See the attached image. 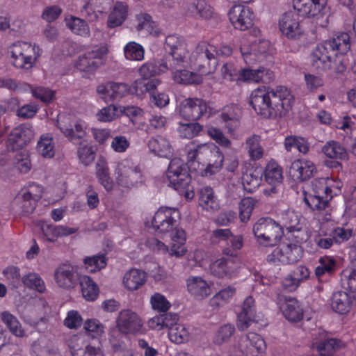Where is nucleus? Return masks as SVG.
I'll return each instance as SVG.
<instances>
[{
	"instance_id": "f257e3e1",
	"label": "nucleus",
	"mask_w": 356,
	"mask_h": 356,
	"mask_svg": "<svg viewBox=\"0 0 356 356\" xmlns=\"http://www.w3.org/2000/svg\"><path fill=\"white\" fill-rule=\"evenodd\" d=\"M164 49L167 55L161 59L163 69L194 65L203 74L214 72L218 60L232 54V49L229 45L216 46L202 42L197 44L191 54L186 40L176 34L165 38Z\"/></svg>"
},
{
	"instance_id": "f03ea898",
	"label": "nucleus",
	"mask_w": 356,
	"mask_h": 356,
	"mask_svg": "<svg viewBox=\"0 0 356 356\" xmlns=\"http://www.w3.org/2000/svg\"><path fill=\"white\" fill-rule=\"evenodd\" d=\"M350 49L348 33L342 32L318 44L311 55L312 65L316 69L332 70L336 74L346 71L343 55Z\"/></svg>"
},
{
	"instance_id": "7ed1b4c3",
	"label": "nucleus",
	"mask_w": 356,
	"mask_h": 356,
	"mask_svg": "<svg viewBox=\"0 0 356 356\" xmlns=\"http://www.w3.org/2000/svg\"><path fill=\"white\" fill-rule=\"evenodd\" d=\"M293 97L284 86L258 88L250 95V104L254 111L265 118L285 115L292 107Z\"/></svg>"
},
{
	"instance_id": "20e7f679",
	"label": "nucleus",
	"mask_w": 356,
	"mask_h": 356,
	"mask_svg": "<svg viewBox=\"0 0 356 356\" xmlns=\"http://www.w3.org/2000/svg\"><path fill=\"white\" fill-rule=\"evenodd\" d=\"M186 163L183 160L174 158L168 165L166 177L170 186L177 191L180 195H184L186 200H191L195 193L190 185L191 178Z\"/></svg>"
},
{
	"instance_id": "39448f33",
	"label": "nucleus",
	"mask_w": 356,
	"mask_h": 356,
	"mask_svg": "<svg viewBox=\"0 0 356 356\" xmlns=\"http://www.w3.org/2000/svg\"><path fill=\"white\" fill-rule=\"evenodd\" d=\"M8 52L11 56V63L16 68L29 70L35 65L42 51L35 44L17 41L9 47Z\"/></svg>"
},
{
	"instance_id": "423d86ee",
	"label": "nucleus",
	"mask_w": 356,
	"mask_h": 356,
	"mask_svg": "<svg viewBox=\"0 0 356 356\" xmlns=\"http://www.w3.org/2000/svg\"><path fill=\"white\" fill-rule=\"evenodd\" d=\"M252 232L258 243L274 245L284 235L282 226L269 217L261 218L253 225Z\"/></svg>"
},
{
	"instance_id": "0eeeda50",
	"label": "nucleus",
	"mask_w": 356,
	"mask_h": 356,
	"mask_svg": "<svg viewBox=\"0 0 356 356\" xmlns=\"http://www.w3.org/2000/svg\"><path fill=\"white\" fill-rule=\"evenodd\" d=\"M108 52L106 45H96L78 57L75 67L81 72L94 73L105 64Z\"/></svg>"
},
{
	"instance_id": "6e6552de",
	"label": "nucleus",
	"mask_w": 356,
	"mask_h": 356,
	"mask_svg": "<svg viewBox=\"0 0 356 356\" xmlns=\"http://www.w3.org/2000/svg\"><path fill=\"white\" fill-rule=\"evenodd\" d=\"M56 127L73 144H78V143L84 140L87 135L88 126L86 122L70 116H59Z\"/></svg>"
},
{
	"instance_id": "1a4fd4ad",
	"label": "nucleus",
	"mask_w": 356,
	"mask_h": 356,
	"mask_svg": "<svg viewBox=\"0 0 356 356\" xmlns=\"http://www.w3.org/2000/svg\"><path fill=\"white\" fill-rule=\"evenodd\" d=\"M249 46L243 44L241 47V52L244 62L247 65H254L257 62L264 60L271 56L272 48L267 40L254 39L250 41Z\"/></svg>"
},
{
	"instance_id": "9d476101",
	"label": "nucleus",
	"mask_w": 356,
	"mask_h": 356,
	"mask_svg": "<svg viewBox=\"0 0 356 356\" xmlns=\"http://www.w3.org/2000/svg\"><path fill=\"white\" fill-rule=\"evenodd\" d=\"M117 183L124 188H131L142 181L140 169L131 160L121 161L116 168Z\"/></svg>"
},
{
	"instance_id": "9b49d317",
	"label": "nucleus",
	"mask_w": 356,
	"mask_h": 356,
	"mask_svg": "<svg viewBox=\"0 0 356 356\" xmlns=\"http://www.w3.org/2000/svg\"><path fill=\"white\" fill-rule=\"evenodd\" d=\"M180 213L176 208L161 207L152 220L154 229L159 233H166L177 227Z\"/></svg>"
},
{
	"instance_id": "f8f14e48",
	"label": "nucleus",
	"mask_w": 356,
	"mask_h": 356,
	"mask_svg": "<svg viewBox=\"0 0 356 356\" xmlns=\"http://www.w3.org/2000/svg\"><path fill=\"white\" fill-rule=\"evenodd\" d=\"M143 325L140 316L130 309L121 310L116 318V327L122 334H137L140 332Z\"/></svg>"
},
{
	"instance_id": "ddd939ff",
	"label": "nucleus",
	"mask_w": 356,
	"mask_h": 356,
	"mask_svg": "<svg viewBox=\"0 0 356 356\" xmlns=\"http://www.w3.org/2000/svg\"><path fill=\"white\" fill-rule=\"evenodd\" d=\"M207 102L200 98L184 99L179 106L180 115L188 120L196 121L207 113Z\"/></svg>"
},
{
	"instance_id": "4468645a",
	"label": "nucleus",
	"mask_w": 356,
	"mask_h": 356,
	"mask_svg": "<svg viewBox=\"0 0 356 356\" xmlns=\"http://www.w3.org/2000/svg\"><path fill=\"white\" fill-rule=\"evenodd\" d=\"M34 137V131L29 124H22L12 130L6 142L10 151L23 148Z\"/></svg>"
},
{
	"instance_id": "2eb2a0df",
	"label": "nucleus",
	"mask_w": 356,
	"mask_h": 356,
	"mask_svg": "<svg viewBox=\"0 0 356 356\" xmlns=\"http://www.w3.org/2000/svg\"><path fill=\"white\" fill-rule=\"evenodd\" d=\"M254 14L252 10L243 5H234L229 12V18L233 26L241 31H245L253 24Z\"/></svg>"
},
{
	"instance_id": "dca6fc26",
	"label": "nucleus",
	"mask_w": 356,
	"mask_h": 356,
	"mask_svg": "<svg viewBox=\"0 0 356 356\" xmlns=\"http://www.w3.org/2000/svg\"><path fill=\"white\" fill-rule=\"evenodd\" d=\"M238 347L243 355H254L264 352L266 343L260 335L255 332H249L240 337Z\"/></svg>"
},
{
	"instance_id": "f3484780",
	"label": "nucleus",
	"mask_w": 356,
	"mask_h": 356,
	"mask_svg": "<svg viewBox=\"0 0 356 356\" xmlns=\"http://www.w3.org/2000/svg\"><path fill=\"white\" fill-rule=\"evenodd\" d=\"M97 92L106 102L118 100L129 93V86L124 83L108 82L97 87Z\"/></svg>"
},
{
	"instance_id": "a211bd4d",
	"label": "nucleus",
	"mask_w": 356,
	"mask_h": 356,
	"mask_svg": "<svg viewBox=\"0 0 356 356\" xmlns=\"http://www.w3.org/2000/svg\"><path fill=\"white\" fill-rule=\"evenodd\" d=\"M78 273L69 264L59 266L54 272V280L57 285L65 289L74 288L79 280Z\"/></svg>"
},
{
	"instance_id": "6ab92c4d",
	"label": "nucleus",
	"mask_w": 356,
	"mask_h": 356,
	"mask_svg": "<svg viewBox=\"0 0 356 356\" xmlns=\"http://www.w3.org/2000/svg\"><path fill=\"white\" fill-rule=\"evenodd\" d=\"M259 321L255 314L254 300L249 296L245 298L242 305L241 312L238 314L236 326L241 331H244L254 323Z\"/></svg>"
},
{
	"instance_id": "aec40b11",
	"label": "nucleus",
	"mask_w": 356,
	"mask_h": 356,
	"mask_svg": "<svg viewBox=\"0 0 356 356\" xmlns=\"http://www.w3.org/2000/svg\"><path fill=\"white\" fill-rule=\"evenodd\" d=\"M327 0H293V6L299 16L314 17L325 7Z\"/></svg>"
},
{
	"instance_id": "412c9836",
	"label": "nucleus",
	"mask_w": 356,
	"mask_h": 356,
	"mask_svg": "<svg viewBox=\"0 0 356 356\" xmlns=\"http://www.w3.org/2000/svg\"><path fill=\"white\" fill-rule=\"evenodd\" d=\"M279 29L282 33L289 39H296L302 33L297 15L291 12L286 13L281 16L279 19Z\"/></svg>"
},
{
	"instance_id": "4be33fe9",
	"label": "nucleus",
	"mask_w": 356,
	"mask_h": 356,
	"mask_svg": "<svg viewBox=\"0 0 356 356\" xmlns=\"http://www.w3.org/2000/svg\"><path fill=\"white\" fill-rule=\"evenodd\" d=\"M195 149L197 154L212 153L216 160L212 164H209L204 169L203 175L209 176L215 174L219 171L222 166L224 156L220 151V149L213 143H202L197 145Z\"/></svg>"
},
{
	"instance_id": "5701e85b",
	"label": "nucleus",
	"mask_w": 356,
	"mask_h": 356,
	"mask_svg": "<svg viewBox=\"0 0 356 356\" xmlns=\"http://www.w3.org/2000/svg\"><path fill=\"white\" fill-rule=\"evenodd\" d=\"M186 282L188 292L196 300L207 298L211 293V284L200 276L191 275Z\"/></svg>"
},
{
	"instance_id": "b1692460",
	"label": "nucleus",
	"mask_w": 356,
	"mask_h": 356,
	"mask_svg": "<svg viewBox=\"0 0 356 356\" xmlns=\"http://www.w3.org/2000/svg\"><path fill=\"white\" fill-rule=\"evenodd\" d=\"M113 3V0H88L81 10L82 15L94 22L106 14Z\"/></svg>"
},
{
	"instance_id": "393cba45",
	"label": "nucleus",
	"mask_w": 356,
	"mask_h": 356,
	"mask_svg": "<svg viewBox=\"0 0 356 356\" xmlns=\"http://www.w3.org/2000/svg\"><path fill=\"white\" fill-rule=\"evenodd\" d=\"M253 65L243 68L241 71V81L248 83H270L274 79L273 72L264 67L257 69L252 67Z\"/></svg>"
},
{
	"instance_id": "a878e982",
	"label": "nucleus",
	"mask_w": 356,
	"mask_h": 356,
	"mask_svg": "<svg viewBox=\"0 0 356 356\" xmlns=\"http://www.w3.org/2000/svg\"><path fill=\"white\" fill-rule=\"evenodd\" d=\"M316 171L314 163L307 159H296L291 163L290 173L300 181L310 179Z\"/></svg>"
},
{
	"instance_id": "bb28decb",
	"label": "nucleus",
	"mask_w": 356,
	"mask_h": 356,
	"mask_svg": "<svg viewBox=\"0 0 356 356\" xmlns=\"http://www.w3.org/2000/svg\"><path fill=\"white\" fill-rule=\"evenodd\" d=\"M188 67L189 66H181L175 69H168V70L172 71V79L177 83L184 85L201 83L204 74L197 69V70L199 72L200 74L186 70V68Z\"/></svg>"
},
{
	"instance_id": "cd10ccee",
	"label": "nucleus",
	"mask_w": 356,
	"mask_h": 356,
	"mask_svg": "<svg viewBox=\"0 0 356 356\" xmlns=\"http://www.w3.org/2000/svg\"><path fill=\"white\" fill-rule=\"evenodd\" d=\"M346 344L341 340L330 338L319 342L312 343V347L316 349L318 356H332L337 351L344 348Z\"/></svg>"
},
{
	"instance_id": "c85d7f7f",
	"label": "nucleus",
	"mask_w": 356,
	"mask_h": 356,
	"mask_svg": "<svg viewBox=\"0 0 356 356\" xmlns=\"http://www.w3.org/2000/svg\"><path fill=\"white\" fill-rule=\"evenodd\" d=\"M241 116V108L234 104L225 106L220 115V119L225 123L229 131H233L239 126V120Z\"/></svg>"
},
{
	"instance_id": "c756f323",
	"label": "nucleus",
	"mask_w": 356,
	"mask_h": 356,
	"mask_svg": "<svg viewBox=\"0 0 356 356\" xmlns=\"http://www.w3.org/2000/svg\"><path fill=\"white\" fill-rule=\"evenodd\" d=\"M236 264L231 259H220L210 265L211 273L218 277H232L236 273Z\"/></svg>"
},
{
	"instance_id": "7c9ffc66",
	"label": "nucleus",
	"mask_w": 356,
	"mask_h": 356,
	"mask_svg": "<svg viewBox=\"0 0 356 356\" xmlns=\"http://www.w3.org/2000/svg\"><path fill=\"white\" fill-rule=\"evenodd\" d=\"M128 15V6L126 3L116 1L108 17L107 26L110 29L121 26Z\"/></svg>"
},
{
	"instance_id": "2f4dec72",
	"label": "nucleus",
	"mask_w": 356,
	"mask_h": 356,
	"mask_svg": "<svg viewBox=\"0 0 356 356\" xmlns=\"http://www.w3.org/2000/svg\"><path fill=\"white\" fill-rule=\"evenodd\" d=\"M331 307L335 312L340 314L348 313L353 307L349 293L341 291L335 292L332 298Z\"/></svg>"
},
{
	"instance_id": "473e14b6",
	"label": "nucleus",
	"mask_w": 356,
	"mask_h": 356,
	"mask_svg": "<svg viewBox=\"0 0 356 356\" xmlns=\"http://www.w3.org/2000/svg\"><path fill=\"white\" fill-rule=\"evenodd\" d=\"M148 147L151 152L161 157L168 158L172 154V149L169 141L161 136L150 139Z\"/></svg>"
},
{
	"instance_id": "72a5a7b5",
	"label": "nucleus",
	"mask_w": 356,
	"mask_h": 356,
	"mask_svg": "<svg viewBox=\"0 0 356 356\" xmlns=\"http://www.w3.org/2000/svg\"><path fill=\"white\" fill-rule=\"evenodd\" d=\"M145 273L136 268L129 270L123 277V284L130 291L137 290L145 284Z\"/></svg>"
},
{
	"instance_id": "f704fd0d",
	"label": "nucleus",
	"mask_w": 356,
	"mask_h": 356,
	"mask_svg": "<svg viewBox=\"0 0 356 356\" xmlns=\"http://www.w3.org/2000/svg\"><path fill=\"white\" fill-rule=\"evenodd\" d=\"M199 204L205 210L215 211L219 208V202L212 188L202 187L198 193Z\"/></svg>"
},
{
	"instance_id": "c9c22d12",
	"label": "nucleus",
	"mask_w": 356,
	"mask_h": 356,
	"mask_svg": "<svg viewBox=\"0 0 356 356\" xmlns=\"http://www.w3.org/2000/svg\"><path fill=\"white\" fill-rule=\"evenodd\" d=\"M263 172L257 169H250L242 176L241 181L243 188L248 193L254 192L261 183Z\"/></svg>"
},
{
	"instance_id": "e433bc0d",
	"label": "nucleus",
	"mask_w": 356,
	"mask_h": 356,
	"mask_svg": "<svg viewBox=\"0 0 356 356\" xmlns=\"http://www.w3.org/2000/svg\"><path fill=\"white\" fill-rule=\"evenodd\" d=\"M325 156L335 160H345L348 157L346 149L337 141L329 140L322 147Z\"/></svg>"
},
{
	"instance_id": "4c0bfd02",
	"label": "nucleus",
	"mask_w": 356,
	"mask_h": 356,
	"mask_svg": "<svg viewBox=\"0 0 356 356\" xmlns=\"http://www.w3.org/2000/svg\"><path fill=\"white\" fill-rule=\"evenodd\" d=\"M83 298L88 301H94L98 296L99 288L88 276H80L79 281Z\"/></svg>"
},
{
	"instance_id": "58836bf2",
	"label": "nucleus",
	"mask_w": 356,
	"mask_h": 356,
	"mask_svg": "<svg viewBox=\"0 0 356 356\" xmlns=\"http://www.w3.org/2000/svg\"><path fill=\"white\" fill-rule=\"evenodd\" d=\"M38 152L43 157L51 159L54 156L56 149L54 138L49 134L41 135L36 147Z\"/></svg>"
},
{
	"instance_id": "ea45409f",
	"label": "nucleus",
	"mask_w": 356,
	"mask_h": 356,
	"mask_svg": "<svg viewBox=\"0 0 356 356\" xmlns=\"http://www.w3.org/2000/svg\"><path fill=\"white\" fill-rule=\"evenodd\" d=\"M32 356H61L56 348L49 346L44 339H39L31 346Z\"/></svg>"
},
{
	"instance_id": "a19ab883",
	"label": "nucleus",
	"mask_w": 356,
	"mask_h": 356,
	"mask_svg": "<svg viewBox=\"0 0 356 356\" xmlns=\"http://www.w3.org/2000/svg\"><path fill=\"white\" fill-rule=\"evenodd\" d=\"M1 319L13 335L17 337H24V330L16 316L5 311L1 314Z\"/></svg>"
},
{
	"instance_id": "79ce46f5",
	"label": "nucleus",
	"mask_w": 356,
	"mask_h": 356,
	"mask_svg": "<svg viewBox=\"0 0 356 356\" xmlns=\"http://www.w3.org/2000/svg\"><path fill=\"white\" fill-rule=\"evenodd\" d=\"M283 314L290 321H299L302 318L303 312L300 303L296 299H290L283 307Z\"/></svg>"
},
{
	"instance_id": "37998d69",
	"label": "nucleus",
	"mask_w": 356,
	"mask_h": 356,
	"mask_svg": "<svg viewBox=\"0 0 356 356\" xmlns=\"http://www.w3.org/2000/svg\"><path fill=\"white\" fill-rule=\"evenodd\" d=\"M264 178L268 184H281L283 180L282 168L275 161L268 163L265 168Z\"/></svg>"
},
{
	"instance_id": "c03bdc74",
	"label": "nucleus",
	"mask_w": 356,
	"mask_h": 356,
	"mask_svg": "<svg viewBox=\"0 0 356 356\" xmlns=\"http://www.w3.org/2000/svg\"><path fill=\"white\" fill-rule=\"evenodd\" d=\"M77 155L80 161L85 165H90L95 159L96 148L95 146L82 140L78 143Z\"/></svg>"
},
{
	"instance_id": "a18cd8bd",
	"label": "nucleus",
	"mask_w": 356,
	"mask_h": 356,
	"mask_svg": "<svg viewBox=\"0 0 356 356\" xmlns=\"http://www.w3.org/2000/svg\"><path fill=\"white\" fill-rule=\"evenodd\" d=\"M67 26L75 34L88 37L90 35V29L87 23L82 19L76 17H70L65 18Z\"/></svg>"
},
{
	"instance_id": "49530a36",
	"label": "nucleus",
	"mask_w": 356,
	"mask_h": 356,
	"mask_svg": "<svg viewBox=\"0 0 356 356\" xmlns=\"http://www.w3.org/2000/svg\"><path fill=\"white\" fill-rule=\"evenodd\" d=\"M337 264L334 259L325 256L318 260V265L315 268V275L318 278L325 275H331L336 270Z\"/></svg>"
},
{
	"instance_id": "de8ad7c7",
	"label": "nucleus",
	"mask_w": 356,
	"mask_h": 356,
	"mask_svg": "<svg viewBox=\"0 0 356 356\" xmlns=\"http://www.w3.org/2000/svg\"><path fill=\"white\" fill-rule=\"evenodd\" d=\"M97 177L99 182L107 191L113 189V183L108 173V168L104 161L100 160L97 163Z\"/></svg>"
},
{
	"instance_id": "09e8293b",
	"label": "nucleus",
	"mask_w": 356,
	"mask_h": 356,
	"mask_svg": "<svg viewBox=\"0 0 356 356\" xmlns=\"http://www.w3.org/2000/svg\"><path fill=\"white\" fill-rule=\"evenodd\" d=\"M124 54L127 60L140 61L144 59L145 49L141 44L132 41L124 46Z\"/></svg>"
},
{
	"instance_id": "8fccbe9b",
	"label": "nucleus",
	"mask_w": 356,
	"mask_h": 356,
	"mask_svg": "<svg viewBox=\"0 0 356 356\" xmlns=\"http://www.w3.org/2000/svg\"><path fill=\"white\" fill-rule=\"evenodd\" d=\"M304 195L305 204L314 211L324 210L328 204V200L325 196L307 192L304 193Z\"/></svg>"
},
{
	"instance_id": "3c124183",
	"label": "nucleus",
	"mask_w": 356,
	"mask_h": 356,
	"mask_svg": "<svg viewBox=\"0 0 356 356\" xmlns=\"http://www.w3.org/2000/svg\"><path fill=\"white\" fill-rule=\"evenodd\" d=\"M203 129V127L197 122H179L177 131L181 138H192L197 136Z\"/></svg>"
},
{
	"instance_id": "603ef678",
	"label": "nucleus",
	"mask_w": 356,
	"mask_h": 356,
	"mask_svg": "<svg viewBox=\"0 0 356 356\" xmlns=\"http://www.w3.org/2000/svg\"><path fill=\"white\" fill-rule=\"evenodd\" d=\"M122 115L121 106L111 104L101 109L97 114V120L104 122H111Z\"/></svg>"
},
{
	"instance_id": "864d4df0",
	"label": "nucleus",
	"mask_w": 356,
	"mask_h": 356,
	"mask_svg": "<svg viewBox=\"0 0 356 356\" xmlns=\"http://www.w3.org/2000/svg\"><path fill=\"white\" fill-rule=\"evenodd\" d=\"M168 336L171 341L179 344L188 341L189 332L185 325L177 323L168 331Z\"/></svg>"
},
{
	"instance_id": "5fc2aeb1",
	"label": "nucleus",
	"mask_w": 356,
	"mask_h": 356,
	"mask_svg": "<svg viewBox=\"0 0 356 356\" xmlns=\"http://www.w3.org/2000/svg\"><path fill=\"white\" fill-rule=\"evenodd\" d=\"M282 227H285L289 231L300 225V216L293 210H286L280 213Z\"/></svg>"
},
{
	"instance_id": "6e6d98bb",
	"label": "nucleus",
	"mask_w": 356,
	"mask_h": 356,
	"mask_svg": "<svg viewBox=\"0 0 356 356\" xmlns=\"http://www.w3.org/2000/svg\"><path fill=\"white\" fill-rule=\"evenodd\" d=\"M168 69H163L161 66V60L157 65L154 62H147L139 68V74L143 79H150L161 72H164Z\"/></svg>"
},
{
	"instance_id": "4d7b16f0",
	"label": "nucleus",
	"mask_w": 356,
	"mask_h": 356,
	"mask_svg": "<svg viewBox=\"0 0 356 356\" xmlns=\"http://www.w3.org/2000/svg\"><path fill=\"white\" fill-rule=\"evenodd\" d=\"M106 260L104 254L86 257L84 259L85 267L88 272L95 273L106 266Z\"/></svg>"
},
{
	"instance_id": "13d9d810",
	"label": "nucleus",
	"mask_w": 356,
	"mask_h": 356,
	"mask_svg": "<svg viewBox=\"0 0 356 356\" xmlns=\"http://www.w3.org/2000/svg\"><path fill=\"white\" fill-rule=\"evenodd\" d=\"M257 200L252 197H245L239 203V218L243 222H248L252 215Z\"/></svg>"
},
{
	"instance_id": "bf43d9fd",
	"label": "nucleus",
	"mask_w": 356,
	"mask_h": 356,
	"mask_svg": "<svg viewBox=\"0 0 356 356\" xmlns=\"http://www.w3.org/2000/svg\"><path fill=\"white\" fill-rule=\"evenodd\" d=\"M236 289L233 286H229L216 293L211 300V306L219 307L229 301L235 294Z\"/></svg>"
},
{
	"instance_id": "052dcab7",
	"label": "nucleus",
	"mask_w": 356,
	"mask_h": 356,
	"mask_svg": "<svg viewBox=\"0 0 356 356\" xmlns=\"http://www.w3.org/2000/svg\"><path fill=\"white\" fill-rule=\"evenodd\" d=\"M22 282L26 286L40 293H43L45 291L44 282L37 273H30L24 275L22 277Z\"/></svg>"
},
{
	"instance_id": "680f3d73",
	"label": "nucleus",
	"mask_w": 356,
	"mask_h": 356,
	"mask_svg": "<svg viewBox=\"0 0 356 356\" xmlns=\"http://www.w3.org/2000/svg\"><path fill=\"white\" fill-rule=\"evenodd\" d=\"M246 147L252 159L258 160L262 157L264 151L259 136L254 135L249 138L246 141Z\"/></svg>"
},
{
	"instance_id": "e2e57ef3",
	"label": "nucleus",
	"mask_w": 356,
	"mask_h": 356,
	"mask_svg": "<svg viewBox=\"0 0 356 356\" xmlns=\"http://www.w3.org/2000/svg\"><path fill=\"white\" fill-rule=\"evenodd\" d=\"M235 332V327L232 324H225L222 325L218 330L213 339V342L217 345H221L227 343Z\"/></svg>"
},
{
	"instance_id": "0e129e2a",
	"label": "nucleus",
	"mask_w": 356,
	"mask_h": 356,
	"mask_svg": "<svg viewBox=\"0 0 356 356\" xmlns=\"http://www.w3.org/2000/svg\"><path fill=\"white\" fill-rule=\"evenodd\" d=\"M283 252L286 255L284 261H289V264L297 262L302 255V248L297 244H283Z\"/></svg>"
},
{
	"instance_id": "69168bd1",
	"label": "nucleus",
	"mask_w": 356,
	"mask_h": 356,
	"mask_svg": "<svg viewBox=\"0 0 356 356\" xmlns=\"http://www.w3.org/2000/svg\"><path fill=\"white\" fill-rule=\"evenodd\" d=\"M242 69L233 63H226L221 67L222 78L229 81L241 80L240 74Z\"/></svg>"
},
{
	"instance_id": "338daca9",
	"label": "nucleus",
	"mask_w": 356,
	"mask_h": 356,
	"mask_svg": "<svg viewBox=\"0 0 356 356\" xmlns=\"http://www.w3.org/2000/svg\"><path fill=\"white\" fill-rule=\"evenodd\" d=\"M312 191L309 193L315 195L325 196L326 198L330 195L332 198L331 188L327 184L325 178L314 179L311 184Z\"/></svg>"
},
{
	"instance_id": "774afa93",
	"label": "nucleus",
	"mask_w": 356,
	"mask_h": 356,
	"mask_svg": "<svg viewBox=\"0 0 356 356\" xmlns=\"http://www.w3.org/2000/svg\"><path fill=\"white\" fill-rule=\"evenodd\" d=\"M341 283L343 286L346 287L349 291L356 290V262L353 269H346L343 271Z\"/></svg>"
}]
</instances>
